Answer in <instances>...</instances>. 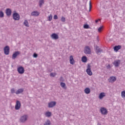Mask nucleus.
Masks as SVG:
<instances>
[{
    "instance_id": "30",
    "label": "nucleus",
    "mask_w": 125,
    "mask_h": 125,
    "mask_svg": "<svg viewBox=\"0 0 125 125\" xmlns=\"http://www.w3.org/2000/svg\"><path fill=\"white\" fill-rule=\"evenodd\" d=\"M48 21H51L52 20V15L50 14L48 17Z\"/></svg>"
},
{
    "instance_id": "21",
    "label": "nucleus",
    "mask_w": 125,
    "mask_h": 125,
    "mask_svg": "<svg viewBox=\"0 0 125 125\" xmlns=\"http://www.w3.org/2000/svg\"><path fill=\"white\" fill-rule=\"evenodd\" d=\"M82 61L84 63H85L87 61V58L85 56H83L82 58Z\"/></svg>"
},
{
    "instance_id": "40",
    "label": "nucleus",
    "mask_w": 125,
    "mask_h": 125,
    "mask_svg": "<svg viewBox=\"0 0 125 125\" xmlns=\"http://www.w3.org/2000/svg\"><path fill=\"white\" fill-rule=\"evenodd\" d=\"M107 68H111V66H110V64H108V65L107 66Z\"/></svg>"
},
{
    "instance_id": "37",
    "label": "nucleus",
    "mask_w": 125,
    "mask_h": 125,
    "mask_svg": "<svg viewBox=\"0 0 125 125\" xmlns=\"http://www.w3.org/2000/svg\"><path fill=\"white\" fill-rule=\"evenodd\" d=\"M33 57H34V58H37V57H38V54H37L36 53H34L33 54Z\"/></svg>"
},
{
    "instance_id": "20",
    "label": "nucleus",
    "mask_w": 125,
    "mask_h": 125,
    "mask_svg": "<svg viewBox=\"0 0 125 125\" xmlns=\"http://www.w3.org/2000/svg\"><path fill=\"white\" fill-rule=\"evenodd\" d=\"M84 92L86 94H89L90 93V89L89 88H86L84 90Z\"/></svg>"
},
{
    "instance_id": "32",
    "label": "nucleus",
    "mask_w": 125,
    "mask_h": 125,
    "mask_svg": "<svg viewBox=\"0 0 125 125\" xmlns=\"http://www.w3.org/2000/svg\"><path fill=\"white\" fill-rule=\"evenodd\" d=\"M83 28L84 29H89V25H88V24H84Z\"/></svg>"
},
{
    "instance_id": "19",
    "label": "nucleus",
    "mask_w": 125,
    "mask_h": 125,
    "mask_svg": "<svg viewBox=\"0 0 125 125\" xmlns=\"http://www.w3.org/2000/svg\"><path fill=\"white\" fill-rule=\"evenodd\" d=\"M31 15L32 16H39L40 15V13L38 12V11H34L31 13Z\"/></svg>"
},
{
    "instance_id": "34",
    "label": "nucleus",
    "mask_w": 125,
    "mask_h": 125,
    "mask_svg": "<svg viewBox=\"0 0 125 125\" xmlns=\"http://www.w3.org/2000/svg\"><path fill=\"white\" fill-rule=\"evenodd\" d=\"M89 11H90L91 10V7H92V5H91V1H89Z\"/></svg>"
},
{
    "instance_id": "28",
    "label": "nucleus",
    "mask_w": 125,
    "mask_h": 125,
    "mask_svg": "<svg viewBox=\"0 0 125 125\" xmlns=\"http://www.w3.org/2000/svg\"><path fill=\"white\" fill-rule=\"evenodd\" d=\"M24 25H25L26 27H29V23H28V21L27 20L24 21Z\"/></svg>"
},
{
    "instance_id": "17",
    "label": "nucleus",
    "mask_w": 125,
    "mask_h": 125,
    "mask_svg": "<svg viewBox=\"0 0 125 125\" xmlns=\"http://www.w3.org/2000/svg\"><path fill=\"white\" fill-rule=\"evenodd\" d=\"M102 52V50L101 49L99 48V47L98 46H96V52L97 54H99L101 52Z\"/></svg>"
},
{
    "instance_id": "22",
    "label": "nucleus",
    "mask_w": 125,
    "mask_h": 125,
    "mask_svg": "<svg viewBox=\"0 0 125 125\" xmlns=\"http://www.w3.org/2000/svg\"><path fill=\"white\" fill-rule=\"evenodd\" d=\"M103 97H105V93L102 92L100 94L99 98L100 99H102V98H103Z\"/></svg>"
},
{
    "instance_id": "24",
    "label": "nucleus",
    "mask_w": 125,
    "mask_h": 125,
    "mask_svg": "<svg viewBox=\"0 0 125 125\" xmlns=\"http://www.w3.org/2000/svg\"><path fill=\"white\" fill-rule=\"evenodd\" d=\"M44 3V0H39V6L42 7V4Z\"/></svg>"
},
{
    "instance_id": "2",
    "label": "nucleus",
    "mask_w": 125,
    "mask_h": 125,
    "mask_svg": "<svg viewBox=\"0 0 125 125\" xmlns=\"http://www.w3.org/2000/svg\"><path fill=\"white\" fill-rule=\"evenodd\" d=\"M100 111L102 115H107V114H108V110H107V108L105 107H101Z\"/></svg>"
},
{
    "instance_id": "36",
    "label": "nucleus",
    "mask_w": 125,
    "mask_h": 125,
    "mask_svg": "<svg viewBox=\"0 0 125 125\" xmlns=\"http://www.w3.org/2000/svg\"><path fill=\"white\" fill-rule=\"evenodd\" d=\"M11 93H15V90L14 89V88L11 89Z\"/></svg>"
},
{
    "instance_id": "4",
    "label": "nucleus",
    "mask_w": 125,
    "mask_h": 125,
    "mask_svg": "<svg viewBox=\"0 0 125 125\" xmlns=\"http://www.w3.org/2000/svg\"><path fill=\"white\" fill-rule=\"evenodd\" d=\"M13 18L14 20H19L20 19V16L17 13H15L13 15Z\"/></svg>"
},
{
    "instance_id": "7",
    "label": "nucleus",
    "mask_w": 125,
    "mask_h": 125,
    "mask_svg": "<svg viewBox=\"0 0 125 125\" xmlns=\"http://www.w3.org/2000/svg\"><path fill=\"white\" fill-rule=\"evenodd\" d=\"M116 81H117V78L114 76H111L108 79V81L109 82V83H115Z\"/></svg>"
},
{
    "instance_id": "8",
    "label": "nucleus",
    "mask_w": 125,
    "mask_h": 125,
    "mask_svg": "<svg viewBox=\"0 0 125 125\" xmlns=\"http://www.w3.org/2000/svg\"><path fill=\"white\" fill-rule=\"evenodd\" d=\"M27 119H28V116L27 115H23L21 118L20 121L21 123H24V122L27 121Z\"/></svg>"
},
{
    "instance_id": "33",
    "label": "nucleus",
    "mask_w": 125,
    "mask_h": 125,
    "mask_svg": "<svg viewBox=\"0 0 125 125\" xmlns=\"http://www.w3.org/2000/svg\"><path fill=\"white\" fill-rule=\"evenodd\" d=\"M4 16V14H3V12L2 11L0 12V17L2 18Z\"/></svg>"
},
{
    "instance_id": "14",
    "label": "nucleus",
    "mask_w": 125,
    "mask_h": 125,
    "mask_svg": "<svg viewBox=\"0 0 125 125\" xmlns=\"http://www.w3.org/2000/svg\"><path fill=\"white\" fill-rule=\"evenodd\" d=\"M86 72L89 76H92V71H91V69L89 67L86 69Z\"/></svg>"
},
{
    "instance_id": "23",
    "label": "nucleus",
    "mask_w": 125,
    "mask_h": 125,
    "mask_svg": "<svg viewBox=\"0 0 125 125\" xmlns=\"http://www.w3.org/2000/svg\"><path fill=\"white\" fill-rule=\"evenodd\" d=\"M61 86L64 89H66V88H67V87L66 86V84L63 82L61 83Z\"/></svg>"
},
{
    "instance_id": "35",
    "label": "nucleus",
    "mask_w": 125,
    "mask_h": 125,
    "mask_svg": "<svg viewBox=\"0 0 125 125\" xmlns=\"http://www.w3.org/2000/svg\"><path fill=\"white\" fill-rule=\"evenodd\" d=\"M51 77H55L56 76V73H51L50 74Z\"/></svg>"
},
{
    "instance_id": "18",
    "label": "nucleus",
    "mask_w": 125,
    "mask_h": 125,
    "mask_svg": "<svg viewBox=\"0 0 125 125\" xmlns=\"http://www.w3.org/2000/svg\"><path fill=\"white\" fill-rule=\"evenodd\" d=\"M24 91V89L21 88L19 89L16 92V94H20V93H22V92Z\"/></svg>"
},
{
    "instance_id": "25",
    "label": "nucleus",
    "mask_w": 125,
    "mask_h": 125,
    "mask_svg": "<svg viewBox=\"0 0 125 125\" xmlns=\"http://www.w3.org/2000/svg\"><path fill=\"white\" fill-rule=\"evenodd\" d=\"M45 116H46V117H51V112H49V111H47L45 113Z\"/></svg>"
},
{
    "instance_id": "38",
    "label": "nucleus",
    "mask_w": 125,
    "mask_h": 125,
    "mask_svg": "<svg viewBox=\"0 0 125 125\" xmlns=\"http://www.w3.org/2000/svg\"><path fill=\"white\" fill-rule=\"evenodd\" d=\"M54 19H55V20L58 19V17L57 16V15H55L54 16Z\"/></svg>"
},
{
    "instance_id": "26",
    "label": "nucleus",
    "mask_w": 125,
    "mask_h": 125,
    "mask_svg": "<svg viewBox=\"0 0 125 125\" xmlns=\"http://www.w3.org/2000/svg\"><path fill=\"white\" fill-rule=\"evenodd\" d=\"M104 28V26H102L101 27H100L98 29V33H101V32H102V31L103 30V28Z\"/></svg>"
},
{
    "instance_id": "3",
    "label": "nucleus",
    "mask_w": 125,
    "mask_h": 125,
    "mask_svg": "<svg viewBox=\"0 0 125 125\" xmlns=\"http://www.w3.org/2000/svg\"><path fill=\"white\" fill-rule=\"evenodd\" d=\"M84 53L85 54H90L91 53V51L90 50L89 46L85 47L84 49Z\"/></svg>"
},
{
    "instance_id": "11",
    "label": "nucleus",
    "mask_w": 125,
    "mask_h": 125,
    "mask_svg": "<svg viewBox=\"0 0 125 125\" xmlns=\"http://www.w3.org/2000/svg\"><path fill=\"white\" fill-rule=\"evenodd\" d=\"M121 63V60H116L115 61L113 62V64L115 67H119L120 64Z\"/></svg>"
},
{
    "instance_id": "12",
    "label": "nucleus",
    "mask_w": 125,
    "mask_h": 125,
    "mask_svg": "<svg viewBox=\"0 0 125 125\" xmlns=\"http://www.w3.org/2000/svg\"><path fill=\"white\" fill-rule=\"evenodd\" d=\"M56 105V102H51L48 104L49 108H52V107H54Z\"/></svg>"
},
{
    "instance_id": "10",
    "label": "nucleus",
    "mask_w": 125,
    "mask_h": 125,
    "mask_svg": "<svg viewBox=\"0 0 125 125\" xmlns=\"http://www.w3.org/2000/svg\"><path fill=\"white\" fill-rule=\"evenodd\" d=\"M19 54H20V52L19 51H16L15 53H14L12 57V59H15L16 57H17V56L19 55Z\"/></svg>"
},
{
    "instance_id": "15",
    "label": "nucleus",
    "mask_w": 125,
    "mask_h": 125,
    "mask_svg": "<svg viewBox=\"0 0 125 125\" xmlns=\"http://www.w3.org/2000/svg\"><path fill=\"white\" fill-rule=\"evenodd\" d=\"M122 48L121 45H117L114 47V51H118V50H120Z\"/></svg>"
},
{
    "instance_id": "13",
    "label": "nucleus",
    "mask_w": 125,
    "mask_h": 125,
    "mask_svg": "<svg viewBox=\"0 0 125 125\" xmlns=\"http://www.w3.org/2000/svg\"><path fill=\"white\" fill-rule=\"evenodd\" d=\"M69 62L71 65H74V64H75V60H74V58L72 55L70 56L69 57Z\"/></svg>"
},
{
    "instance_id": "27",
    "label": "nucleus",
    "mask_w": 125,
    "mask_h": 125,
    "mask_svg": "<svg viewBox=\"0 0 125 125\" xmlns=\"http://www.w3.org/2000/svg\"><path fill=\"white\" fill-rule=\"evenodd\" d=\"M51 125V123L49 120H47L46 122L44 124V125Z\"/></svg>"
},
{
    "instance_id": "5",
    "label": "nucleus",
    "mask_w": 125,
    "mask_h": 125,
    "mask_svg": "<svg viewBox=\"0 0 125 125\" xmlns=\"http://www.w3.org/2000/svg\"><path fill=\"white\" fill-rule=\"evenodd\" d=\"M21 107V103L19 101H17L15 107L16 110H19Z\"/></svg>"
},
{
    "instance_id": "29",
    "label": "nucleus",
    "mask_w": 125,
    "mask_h": 125,
    "mask_svg": "<svg viewBox=\"0 0 125 125\" xmlns=\"http://www.w3.org/2000/svg\"><path fill=\"white\" fill-rule=\"evenodd\" d=\"M121 97L122 98H125V91H123L121 92Z\"/></svg>"
},
{
    "instance_id": "9",
    "label": "nucleus",
    "mask_w": 125,
    "mask_h": 125,
    "mask_svg": "<svg viewBox=\"0 0 125 125\" xmlns=\"http://www.w3.org/2000/svg\"><path fill=\"white\" fill-rule=\"evenodd\" d=\"M51 38L53 40H58L59 39V37L58 36V35L56 34V33H53L51 35Z\"/></svg>"
},
{
    "instance_id": "31",
    "label": "nucleus",
    "mask_w": 125,
    "mask_h": 125,
    "mask_svg": "<svg viewBox=\"0 0 125 125\" xmlns=\"http://www.w3.org/2000/svg\"><path fill=\"white\" fill-rule=\"evenodd\" d=\"M61 21L62 22H65L66 21V19L65 18V17H62L61 19Z\"/></svg>"
},
{
    "instance_id": "1",
    "label": "nucleus",
    "mask_w": 125,
    "mask_h": 125,
    "mask_svg": "<svg viewBox=\"0 0 125 125\" xmlns=\"http://www.w3.org/2000/svg\"><path fill=\"white\" fill-rule=\"evenodd\" d=\"M17 71L19 74H21V75H22V74H24V73L25 72V69H24V67H23V66H19L17 68Z\"/></svg>"
},
{
    "instance_id": "6",
    "label": "nucleus",
    "mask_w": 125,
    "mask_h": 125,
    "mask_svg": "<svg viewBox=\"0 0 125 125\" xmlns=\"http://www.w3.org/2000/svg\"><path fill=\"white\" fill-rule=\"evenodd\" d=\"M4 52L5 55H8V54H9V46H6L4 48Z\"/></svg>"
},
{
    "instance_id": "16",
    "label": "nucleus",
    "mask_w": 125,
    "mask_h": 125,
    "mask_svg": "<svg viewBox=\"0 0 125 125\" xmlns=\"http://www.w3.org/2000/svg\"><path fill=\"white\" fill-rule=\"evenodd\" d=\"M6 14L7 16H10L11 15V10L10 9H7L6 10Z\"/></svg>"
},
{
    "instance_id": "41",
    "label": "nucleus",
    "mask_w": 125,
    "mask_h": 125,
    "mask_svg": "<svg viewBox=\"0 0 125 125\" xmlns=\"http://www.w3.org/2000/svg\"><path fill=\"white\" fill-rule=\"evenodd\" d=\"M98 125H101L100 124H98Z\"/></svg>"
},
{
    "instance_id": "39",
    "label": "nucleus",
    "mask_w": 125,
    "mask_h": 125,
    "mask_svg": "<svg viewBox=\"0 0 125 125\" xmlns=\"http://www.w3.org/2000/svg\"><path fill=\"white\" fill-rule=\"evenodd\" d=\"M99 21H100V19H98L95 21L96 23H98Z\"/></svg>"
}]
</instances>
